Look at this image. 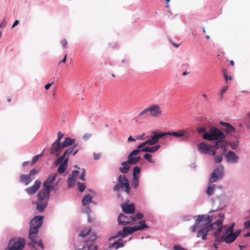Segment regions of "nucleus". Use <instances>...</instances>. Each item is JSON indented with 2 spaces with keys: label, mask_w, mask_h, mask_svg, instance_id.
Returning a JSON list of instances; mask_svg holds the SVG:
<instances>
[{
  "label": "nucleus",
  "mask_w": 250,
  "mask_h": 250,
  "mask_svg": "<svg viewBox=\"0 0 250 250\" xmlns=\"http://www.w3.org/2000/svg\"><path fill=\"white\" fill-rule=\"evenodd\" d=\"M43 216H36L30 222V229L28 237L32 242L28 243L29 246L34 247L37 242V235L39 229L42 226L43 223Z\"/></svg>",
  "instance_id": "1"
},
{
  "label": "nucleus",
  "mask_w": 250,
  "mask_h": 250,
  "mask_svg": "<svg viewBox=\"0 0 250 250\" xmlns=\"http://www.w3.org/2000/svg\"><path fill=\"white\" fill-rule=\"evenodd\" d=\"M162 115V110L158 104H152L145 108L137 116L138 118H146L148 116L159 118Z\"/></svg>",
  "instance_id": "2"
},
{
  "label": "nucleus",
  "mask_w": 250,
  "mask_h": 250,
  "mask_svg": "<svg viewBox=\"0 0 250 250\" xmlns=\"http://www.w3.org/2000/svg\"><path fill=\"white\" fill-rule=\"evenodd\" d=\"M50 192L45 189H41L38 193L37 208L39 212L43 211L47 205Z\"/></svg>",
  "instance_id": "3"
},
{
  "label": "nucleus",
  "mask_w": 250,
  "mask_h": 250,
  "mask_svg": "<svg viewBox=\"0 0 250 250\" xmlns=\"http://www.w3.org/2000/svg\"><path fill=\"white\" fill-rule=\"evenodd\" d=\"M212 222V217L208 215H201L197 216L195 224L191 227L193 232H196L199 229L206 227Z\"/></svg>",
  "instance_id": "4"
},
{
  "label": "nucleus",
  "mask_w": 250,
  "mask_h": 250,
  "mask_svg": "<svg viewBox=\"0 0 250 250\" xmlns=\"http://www.w3.org/2000/svg\"><path fill=\"white\" fill-rule=\"evenodd\" d=\"M203 138L205 140L209 141L223 140L225 138V135L222 131L213 127L209 129L208 132H205L203 134Z\"/></svg>",
  "instance_id": "5"
},
{
  "label": "nucleus",
  "mask_w": 250,
  "mask_h": 250,
  "mask_svg": "<svg viewBox=\"0 0 250 250\" xmlns=\"http://www.w3.org/2000/svg\"><path fill=\"white\" fill-rule=\"evenodd\" d=\"M25 240L22 237H14L11 239L5 250H22L25 245Z\"/></svg>",
  "instance_id": "6"
},
{
  "label": "nucleus",
  "mask_w": 250,
  "mask_h": 250,
  "mask_svg": "<svg viewBox=\"0 0 250 250\" xmlns=\"http://www.w3.org/2000/svg\"><path fill=\"white\" fill-rule=\"evenodd\" d=\"M120 189L124 190L127 194L130 193L129 182L125 175H120L118 177V183L113 188V190L115 191H119Z\"/></svg>",
  "instance_id": "7"
},
{
  "label": "nucleus",
  "mask_w": 250,
  "mask_h": 250,
  "mask_svg": "<svg viewBox=\"0 0 250 250\" xmlns=\"http://www.w3.org/2000/svg\"><path fill=\"white\" fill-rule=\"evenodd\" d=\"M148 227L145 224V221H142L138 223V225L133 227H124L123 229V232L120 231L118 232L119 236H122L123 237L126 236L128 234H131L135 231L139 230H142L147 228Z\"/></svg>",
  "instance_id": "8"
},
{
  "label": "nucleus",
  "mask_w": 250,
  "mask_h": 250,
  "mask_svg": "<svg viewBox=\"0 0 250 250\" xmlns=\"http://www.w3.org/2000/svg\"><path fill=\"white\" fill-rule=\"evenodd\" d=\"M224 167L222 166H219L217 167L212 173L211 176L209 179V184L213 183L217 181L218 179L222 178L223 176Z\"/></svg>",
  "instance_id": "9"
},
{
  "label": "nucleus",
  "mask_w": 250,
  "mask_h": 250,
  "mask_svg": "<svg viewBox=\"0 0 250 250\" xmlns=\"http://www.w3.org/2000/svg\"><path fill=\"white\" fill-rule=\"evenodd\" d=\"M91 228H86L82 230L80 234V236L85 237L88 236L87 242H92L96 239V234L94 232H91Z\"/></svg>",
  "instance_id": "10"
},
{
  "label": "nucleus",
  "mask_w": 250,
  "mask_h": 250,
  "mask_svg": "<svg viewBox=\"0 0 250 250\" xmlns=\"http://www.w3.org/2000/svg\"><path fill=\"white\" fill-rule=\"evenodd\" d=\"M141 152L140 149H135L133 150L128 156V162L130 165H135L137 164L141 160V157L139 156H134L137 155Z\"/></svg>",
  "instance_id": "11"
},
{
  "label": "nucleus",
  "mask_w": 250,
  "mask_h": 250,
  "mask_svg": "<svg viewBox=\"0 0 250 250\" xmlns=\"http://www.w3.org/2000/svg\"><path fill=\"white\" fill-rule=\"evenodd\" d=\"M56 173H54L52 175H50L47 180L43 183V189L50 192L51 189H53L54 187L50 185L56 179L57 176Z\"/></svg>",
  "instance_id": "12"
},
{
  "label": "nucleus",
  "mask_w": 250,
  "mask_h": 250,
  "mask_svg": "<svg viewBox=\"0 0 250 250\" xmlns=\"http://www.w3.org/2000/svg\"><path fill=\"white\" fill-rule=\"evenodd\" d=\"M118 221L120 225H125L136 221V218L132 216L128 217L121 213L118 217Z\"/></svg>",
  "instance_id": "13"
},
{
  "label": "nucleus",
  "mask_w": 250,
  "mask_h": 250,
  "mask_svg": "<svg viewBox=\"0 0 250 250\" xmlns=\"http://www.w3.org/2000/svg\"><path fill=\"white\" fill-rule=\"evenodd\" d=\"M153 134L154 135L152 136L150 139H148L147 141H145V143L146 145H148L150 146L154 145L158 142L159 139L161 138L164 137V134L163 132H161L159 133H157L156 132H153Z\"/></svg>",
  "instance_id": "14"
},
{
  "label": "nucleus",
  "mask_w": 250,
  "mask_h": 250,
  "mask_svg": "<svg viewBox=\"0 0 250 250\" xmlns=\"http://www.w3.org/2000/svg\"><path fill=\"white\" fill-rule=\"evenodd\" d=\"M215 224L216 225H214V226L212 227L211 230H216V231L214 232V236L215 237L216 240L217 241L220 237L218 234L221 232L223 227L222 221L221 220H217L212 224L210 223L209 225L214 226V224Z\"/></svg>",
  "instance_id": "15"
},
{
  "label": "nucleus",
  "mask_w": 250,
  "mask_h": 250,
  "mask_svg": "<svg viewBox=\"0 0 250 250\" xmlns=\"http://www.w3.org/2000/svg\"><path fill=\"white\" fill-rule=\"evenodd\" d=\"M216 224H214V226ZM213 225H208L206 227L199 229L196 237H201L203 240H206L207 239V236L208 232L211 230V229L214 226Z\"/></svg>",
  "instance_id": "16"
},
{
  "label": "nucleus",
  "mask_w": 250,
  "mask_h": 250,
  "mask_svg": "<svg viewBox=\"0 0 250 250\" xmlns=\"http://www.w3.org/2000/svg\"><path fill=\"white\" fill-rule=\"evenodd\" d=\"M237 238L233 233L229 232V234H226L219 238L217 241L218 242L225 241L227 243H230L234 241Z\"/></svg>",
  "instance_id": "17"
},
{
  "label": "nucleus",
  "mask_w": 250,
  "mask_h": 250,
  "mask_svg": "<svg viewBox=\"0 0 250 250\" xmlns=\"http://www.w3.org/2000/svg\"><path fill=\"white\" fill-rule=\"evenodd\" d=\"M63 148L61 143L54 142L52 145L50 153L51 154H55L56 156H58Z\"/></svg>",
  "instance_id": "18"
},
{
  "label": "nucleus",
  "mask_w": 250,
  "mask_h": 250,
  "mask_svg": "<svg viewBox=\"0 0 250 250\" xmlns=\"http://www.w3.org/2000/svg\"><path fill=\"white\" fill-rule=\"evenodd\" d=\"M164 136L167 135H171L176 138L185 137L188 131L184 129H180L177 131H167L166 132H163Z\"/></svg>",
  "instance_id": "19"
},
{
  "label": "nucleus",
  "mask_w": 250,
  "mask_h": 250,
  "mask_svg": "<svg viewBox=\"0 0 250 250\" xmlns=\"http://www.w3.org/2000/svg\"><path fill=\"white\" fill-rule=\"evenodd\" d=\"M79 173V171L77 170L72 171L71 174L69 175L68 179V187L69 188L72 187L74 185Z\"/></svg>",
  "instance_id": "20"
},
{
  "label": "nucleus",
  "mask_w": 250,
  "mask_h": 250,
  "mask_svg": "<svg viewBox=\"0 0 250 250\" xmlns=\"http://www.w3.org/2000/svg\"><path fill=\"white\" fill-rule=\"evenodd\" d=\"M198 149L202 153H209V152L212 151V146L208 145L205 143L202 142L198 145Z\"/></svg>",
  "instance_id": "21"
},
{
  "label": "nucleus",
  "mask_w": 250,
  "mask_h": 250,
  "mask_svg": "<svg viewBox=\"0 0 250 250\" xmlns=\"http://www.w3.org/2000/svg\"><path fill=\"white\" fill-rule=\"evenodd\" d=\"M41 185V182L38 180H36L32 186L26 188L25 190L28 194L30 195L33 194L39 189Z\"/></svg>",
  "instance_id": "22"
},
{
  "label": "nucleus",
  "mask_w": 250,
  "mask_h": 250,
  "mask_svg": "<svg viewBox=\"0 0 250 250\" xmlns=\"http://www.w3.org/2000/svg\"><path fill=\"white\" fill-rule=\"evenodd\" d=\"M123 212L126 214H133L135 212V206L133 204L128 205L127 204H121Z\"/></svg>",
  "instance_id": "23"
},
{
  "label": "nucleus",
  "mask_w": 250,
  "mask_h": 250,
  "mask_svg": "<svg viewBox=\"0 0 250 250\" xmlns=\"http://www.w3.org/2000/svg\"><path fill=\"white\" fill-rule=\"evenodd\" d=\"M82 147L79 146L78 145H75L73 146L70 147L68 149H66L64 151V155L69 156L72 154V156H74L81 149Z\"/></svg>",
  "instance_id": "24"
},
{
  "label": "nucleus",
  "mask_w": 250,
  "mask_h": 250,
  "mask_svg": "<svg viewBox=\"0 0 250 250\" xmlns=\"http://www.w3.org/2000/svg\"><path fill=\"white\" fill-rule=\"evenodd\" d=\"M220 124L224 127V128H222V129L225 131L226 133L235 132L236 131V129L228 123L221 122Z\"/></svg>",
  "instance_id": "25"
},
{
  "label": "nucleus",
  "mask_w": 250,
  "mask_h": 250,
  "mask_svg": "<svg viewBox=\"0 0 250 250\" xmlns=\"http://www.w3.org/2000/svg\"><path fill=\"white\" fill-rule=\"evenodd\" d=\"M226 157L228 161L233 163H236L238 159V156L232 151H229L228 152Z\"/></svg>",
  "instance_id": "26"
},
{
  "label": "nucleus",
  "mask_w": 250,
  "mask_h": 250,
  "mask_svg": "<svg viewBox=\"0 0 250 250\" xmlns=\"http://www.w3.org/2000/svg\"><path fill=\"white\" fill-rule=\"evenodd\" d=\"M34 178V177H31L29 174H21L20 176V182L24 183L25 185H28Z\"/></svg>",
  "instance_id": "27"
},
{
  "label": "nucleus",
  "mask_w": 250,
  "mask_h": 250,
  "mask_svg": "<svg viewBox=\"0 0 250 250\" xmlns=\"http://www.w3.org/2000/svg\"><path fill=\"white\" fill-rule=\"evenodd\" d=\"M160 145H158L156 146H154L151 147H145L144 148L142 149H140L141 151L143 152H148L149 153H154L156 151H157L160 148Z\"/></svg>",
  "instance_id": "28"
},
{
  "label": "nucleus",
  "mask_w": 250,
  "mask_h": 250,
  "mask_svg": "<svg viewBox=\"0 0 250 250\" xmlns=\"http://www.w3.org/2000/svg\"><path fill=\"white\" fill-rule=\"evenodd\" d=\"M225 147V142L224 141H218L216 142L215 145L213 146L215 149L211 151V155H215L216 153L215 150L219 147L224 148Z\"/></svg>",
  "instance_id": "29"
},
{
  "label": "nucleus",
  "mask_w": 250,
  "mask_h": 250,
  "mask_svg": "<svg viewBox=\"0 0 250 250\" xmlns=\"http://www.w3.org/2000/svg\"><path fill=\"white\" fill-rule=\"evenodd\" d=\"M75 143V139L69 137L65 138L64 141L62 143V147L64 148L73 145Z\"/></svg>",
  "instance_id": "30"
},
{
  "label": "nucleus",
  "mask_w": 250,
  "mask_h": 250,
  "mask_svg": "<svg viewBox=\"0 0 250 250\" xmlns=\"http://www.w3.org/2000/svg\"><path fill=\"white\" fill-rule=\"evenodd\" d=\"M92 197L89 194L85 196L82 199V203L83 206L88 205L91 202Z\"/></svg>",
  "instance_id": "31"
},
{
  "label": "nucleus",
  "mask_w": 250,
  "mask_h": 250,
  "mask_svg": "<svg viewBox=\"0 0 250 250\" xmlns=\"http://www.w3.org/2000/svg\"><path fill=\"white\" fill-rule=\"evenodd\" d=\"M97 246L93 244L88 245L86 246H83L82 249H77L76 250H97Z\"/></svg>",
  "instance_id": "32"
},
{
  "label": "nucleus",
  "mask_w": 250,
  "mask_h": 250,
  "mask_svg": "<svg viewBox=\"0 0 250 250\" xmlns=\"http://www.w3.org/2000/svg\"><path fill=\"white\" fill-rule=\"evenodd\" d=\"M141 172V168L138 166H135L133 168V178H139V174Z\"/></svg>",
  "instance_id": "33"
},
{
  "label": "nucleus",
  "mask_w": 250,
  "mask_h": 250,
  "mask_svg": "<svg viewBox=\"0 0 250 250\" xmlns=\"http://www.w3.org/2000/svg\"><path fill=\"white\" fill-rule=\"evenodd\" d=\"M124 247V244L122 242H115L110 246L107 250H111L112 247H115L116 249Z\"/></svg>",
  "instance_id": "34"
},
{
  "label": "nucleus",
  "mask_w": 250,
  "mask_h": 250,
  "mask_svg": "<svg viewBox=\"0 0 250 250\" xmlns=\"http://www.w3.org/2000/svg\"><path fill=\"white\" fill-rule=\"evenodd\" d=\"M139 178H133L131 183V186L133 188H137L139 186Z\"/></svg>",
  "instance_id": "35"
},
{
  "label": "nucleus",
  "mask_w": 250,
  "mask_h": 250,
  "mask_svg": "<svg viewBox=\"0 0 250 250\" xmlns=\"http://www.w3.org/2000/svg\"><path fill=\"white\" fill-rule=\"evenodd\" d=\"M66 155H64V153H63L62 155L60 157H59L56 161L55 162V165L56 166H58L60 165L62 162L63 161L64 158H65Z\"/></svg>",
  "instance_id": "36"
},
{
  "label": "nucleus",
  "mask_w": 250,
  "mask_h": 250,
  "mask_svg": "<svg viewBox=\"0 0 250 250\" xmlns=\"http://www.w3.org/2000/svg\"><path fill=\"white\" fill-rule=\"evenodd\" d=\"M214 187V185L212 186H209L207 191L206 193L208 196L211 195L214 191L213 188Z\"/></svg>",
  "instance_id": "37"
},
{
  "label": "nucleus",
  "mask_w": 250,
  "mask_h": 250,
  "mask_svg": "<svg viewBox=\"0 0 250 250\" xmlns=\"http://www.w3.org/2000/svg\"><path fill=\"white\" fill-rule=\"evenodd\" d=\"M152 155L149 153H146L144 155V158L151 163H154V161L152 159Z\"/></svg>",
  "instance_id": "38"
},
{
  "label": "nucleus",
  "mask_w": 250,
  "mask_h": 250,
  "mask_svg": "<svg viewBox=\"0 0 250 250\" xmlns=\"http://www.w3.org/2000/svg\"><path fill=\"white\" fill-rule=\"evenodd\" d=\"M66 167H67L63 166V165L61 164L58 168V173L60 174H62L65 171Z\"/></svg>",
  "instance_id": "39"
},
{
  "label": "nucleus",
  "mask_w": 250,
  "mask_h": 250,
  "mask_svg": "<svg viewBox=\"0 0 250 250\" xmlns=\"http://www.w3.org/2000/svg\"><path fill=\"white\" fill-rule=\"evenodd\" d=\"M78 187L79 190L81 192H83L85 188V186L84 183L78 182Z\"/></svg>",
  "instance_id": "40"
},
{
  "label": "nucleus",
  "mask_w": 250,
  "mask_h": 250,
  "mask_svg": "<svg viewBox=\"0 0 250 250\" xmlns=\"http://www.w3.org/2000/svg\"><path fill=\"white\" fill-rule=\"evenodd\" d=\"M129 168V167H121L120 168V171L123 173H127L128 172Z\"/></svg>",
  "instance_id": "41"
},
{
  "label": "nucleus",
  "mask_w": 250,
  "mask_h": 250,
  "mask_svg": "<svg viewBox=\"0 0 250 250\" xmlns=\"http://www.w3.org/2000/svg\"><path fill=\"white\" fill-rule=\"evenodd\" d=\"M58 137L57 139L55 141L58 143H61V140L63 138V134L61 132H58Z\"/></svg>",
  "instance_id": "42"
},
{
  "label": "nucleus",
  "mask_w": 250,
  "mask_h": 250,
  "mask_svg": "<svg viewBox=\"0 0 250 250\" xmlns=\"http://www.w3.org/2000/svg\"><path fill=\"white\" fill-rule=\"evenodd\" d=\"M234 226V224H231V225L228 228H227L225 231V233L228 234L229 232L233 233V227Z\"/></svg>",
  "instance_id": "43"
},
{
  "label": "nucleus",
  "mask_w": 250,
  "mask_h": 250,
  "mask_svg": "<svg viewBox=\"0 0 250 250\" xmlns=\"http://www.w3.org/2000/svg\"><path fill=\"white\" fill-rule=\"evenodd\" d=\"M42 156V154H41L40 155H36L35 156L32 160V161H31V164L32 165H34L35 164L38 160V159L39 158V157H40L41 156Z\"/></svg>",
  "instance_id": "44"
},
{
  "label": "nucleus",
  "mask_w": 250,
  "mask_h": 250,
  "mask_svg": "<svg viewBox=\"0 0 250 250\" xmlns=\"http://www.w3.org/2000/svg\"><path fill=\"white\" fill-rule=\"evenodd\" d=\"M143 214L142 213H138L136 214L133 217L136 218V221L137 220H140L143 218Z\"/></svg>",
  "instance_id": "45"
},
{
  "label": "nucleus",
  "mask_w": 250,
  "mask_h": 250,
  "mask_svg": "<svg viewBox=\"0 0 250 250\" xmlns=\"http://www.w3.org/2000/svg\"><path fill=\"white\" fill-rule=\"evenodd\" d=\"M222 160V156H216L215 157V162L216 163H220Z\"/></svg>",
  "instance_id": "46"
},
{
  "label": "nucleus",
  "mask_w": 250,
  "mask_h": 250,
  "mask_svg": "<svg viewBox=\"0 0 250 250\" xmlns=\"http://www.w3.org/2000/svg\"><path fill=\"white\" fill-rule=\"evenodd\" d=\"M224 78H225V81L226 82H227L228 80H231V77L230 76H228L227 74V71L226 70H224Z\"/></svg>",
  "instance_id": "47"
},
{
  "label": "nucleus",
  "mask_w": 250,
  "mask_h": 250,
  "mask_svg": "<svg viewBox=\"0 0 250 250\" xmlns=\"http://www.w3.org/2000/svg\"><path fill=\"white\" fill-rule=\"evenodd\" d=\"M146 144L145 143V142L141 144L140 145H139L138 147H137V149H142L143 148H144L145 147H147V146H146Z\"/></svg>",
  "instance_id": "48"
},
{
  "label": "nucleus",
  "mask_w": 250,
  "mask_h": 250,
  "mask_svg": "<svg viewBox=\"0 0 250 250\" xmlns=\"http://www.w3.org/2000/svg\"><path fill=\"white\" fill-rule=\"evenodd\" d=\"M228 86H224L222 88V89L221 90V93H220L222 96H223V94L228 90Z\"/></svg>",
  "instance_id": "49"
},
{
  "label": "nucleus",
  "mask_w": 250,
  "mask_h": 250,
  "mask_svg": "<svg viewBox=\"0 0 250 250\" xmlns=\"http://www.w3.org/2000/svg\"><path fill=\"white\" fill-rule=\"evenodd\" d=\"M91 136V134H89V133H86L85 134L83 135V139L86 141L88 139H89Z\"/></svg>",
  "instance_id": "50"
},
{
  "label": "nucleus",
  "mask_w": 250,
  "mask_h": 250,
  "mask_svg": "<svg viewBox=\"0 0 250 250\" xmlns=\"http://www.w3.org/2000/svg\"><path fill=\"white\" fill-rule=\"evenodd\" d=\"M93 155L95 160H98L101 158V154L94 153Z\"/></svg>",
  "instance_id": "51"
},
{
  "label": "nucleus",
  "mask_w": 250,
  "mask_h": 250,
  "mask_svg": "<svg viewBox=\"0 0 250 250\" xmlns=\"http://www.w3.org/2000/svg\"><path fill=\"white\" fill-rule=\"evenodd\" d=\"M68 160V156H67L66 157H65V158L63 160V161L62 163V165H63V166L67 167Z\"/></svg>",
  "instance_id": "52"
},
{
  "label": "nucleus",
  "mask_w": 250,
  "mask_h": 250,
  "mask_svg": "<svg viewBox=\"0 0 250 250\" xmlns=\"http://www.w3.org/2000/svg\"><path fill=\"white\" fill-rule=\"evenodd\" d=\"M68 160V156H67L66 157H65V158L63 160V161L62 163V165H63V166L67 167Z\"/></svg>",
  "instance_id": "53"
},
{
  "label": "nucleus",
  "mask_w": 250,
  "mask_h": 250,
  "mask_svg": "<svg viewBox=\"0 0 250 250\" xmlns=\"http://www.w3.org/2000/svg\"><path fill=\"white\" fill-rule=\"evenodd\" d=\"M37 173V171L35 168L32 169L29 172V175L32 177Z\"/></svg>",
  "instance_id": "54"
},
{
  "label": "nucleus",
  "mask_w": 250,
  "mask_h": 250,
  "mask_svg": "<svg viewBox=\"0 0 250 250\" xmlns=\"http://www.w3.org/2000/svg\"><path fill=\"white\" fill-rule=\"evenodd\" d=\"M250 227V220L246 221L244 223V228L248 229Z\"/></svg>",
  "instance_id": "55"
},
{
  "label": "nucleus",
  "mask_w": 250,
  "mask_h": 250,
  "mask_svg": "<svg viewBox=\"0 0 250 250\" xmlns=\"http://www.w3.org/2000/svg\"><path fill=\"white\" fill-rule=\"evenodd\" d=\"M173 248L175 250H186L179 245H174Z\"/></svg>",
  "instance_id": "56"
},
{
  "label": "nucleus",
  "mask_w": 250,
  "mask_h": 250,
  "mask_svg": "<svg viewBox=\"0 0 250 250\" xmlns=\"http://www.w3.org/2000/svg\"><path fill=\"white\" fill-rule=\"evenodd\" d=\"M84 176H85V171L84 170H83V172L81 174V175L79 176V178L83 181H84V180H85Z\"/></svg>",
  "instance_id": "57"
},
{
  "label": "nucleus",
  "mask_w": 250,
  "mask_h": 250,
  "mask_svg": "<svg viewBox=\"0 0 250 250\" xmlns=\"http://www.w3.org/2000/svg\"><path fill=\"white\" fill-rule=\"evenodd\" d=\"M38 245L42 249V250H43L44 249V246H43V244L42 243V240L41 239L39 240L38 243Z\"/></svg>",
  "instance_id": "58"
},
{
  "label": "nucleus",
  "mask_w": 250,
  "mask_h": 250,
  "mask_svg": "<svg viewBox=\"0 0 250 250\" xmlns=\"http://www.w3.org/2000/svg\"><path fill=\"white\" fill-rule=\"evenodd\" d=\"M61 44L64 47L67 44V42L65 39H63L61 41Z\"/></svg>",
  "instance_id": "59"
},
{
  "label": "nucleus",
  "mask_w": 250,
  "mask_h": 250,
  "mask_svg": "<svg viewBox=\"0 0 250 250\" xmlns=\"http://www.w3.org/2000/svg\"><path fill=\"white\" fill-rule=\"evenodd\" d=\"M67 55V54H65L63 59L59 62V63H58L59 65L61 63H65L66 62Z\"/></svg>",
  "instance_id": "60"
},
{
  "label": "nucleus",
  "mask_w": 250,
  "mask_h": 250,
  "mask_svg": "<svg viewBox=\"0 0 250 250\" xmlns=\"http://www.w3.org/2000/svg\"><path fill=\"white\" fill-rule=\"evenodd\" d=\"M121 164L123 166V167H129V166H128L129 163L128 162V161H124V162H122Z\"/></svg>",
  "instance_id": "61"
},
{
  "label": "nucleus",
  "mask_w": 250,
  "mask_h": 250,
  "mask_svg": "<svg viewBox=\"0 0 250 250\" xmlns=\"http://www.w3.org/2000/svg\"><path fill=\"white\" fill-rule=\"evenodd\" d=\"M135 141V140L131 136H130L127 139L128 142H134Z\"/></svg>",
  "instance_id": "62"
},
{
  "label": "nucleus",
  "mask_w": 250,
  "mask_h": 250,
  "mask_svg": "<svg viewBox=\"0 0 250 250\" xmlns=\"http://www.w3.org/2000/svg\"><path fill=\"white\" fill-rule=\"evenodd\" d=\"M197 131L199 133H202L205 131V128L204 127L199 128H198Z\"/></svg>",
  "instance_id": "63"
},
{
  "label": "nucleus",
  "mask_w": 250,
  "mask_h": 250,
  "mask_svg": "<svg viewBox=\"0 0 250 250\" xmlns=\"http://www.w3.org/2000/svg\"><path fill=\"white\" fill-rule=\"evenodd\" d=\"M52 84V83L46 84L44 86L45 89L46 90L48 89L50 87V86H51Z\"/></svg>",
  "instance_id": "64"
}]
</instances>
